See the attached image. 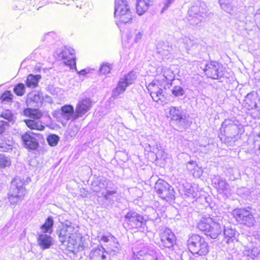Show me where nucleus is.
Wrapping results in <instances>:
<instances>
[{
    "label": "nucleus",
    "mask_w": 260,
    "mask_h": 260,
    "mask_svg": "<svg viewBox=\"0 0 260 260\" xmlns=\"http://www.w3.org/2000/svg\"><path fill=\"white\" fill-rule=\"evenodd\" d=\"M59 241L66 245L67 254L76 256L85 248V240L82 235L71 224L61 223L57 230Z\"/></svg>",
    "instance_id": "obj_1"
},
{
    "label": "nucleus",
    "mask_w": 260,
    "mask_h": 260,
    "mask_svg": "<svg viewBox=\"0 0 260 260\" xmlns=\"http://www.w3.org/2000/svg\"><path fill=\"white\" fill-rule=\"evenodd\" d=\"M114 9V16L117 25L132 22L134 13L127 0H115Z\"/></svg>",
    "instance_id": "obj_2"
},
{
    "label": "nucleus",
    "mask_w": 260,
    "mask_h": 260,
    "mask_svg": "<svg viewBox=\"0 0 260 260\" xmlns=\"http://www.w3.org/2000/svg\"><path fill=\"white\" fill-rule=\"evenodd\" d=\"M197 228L207 237L213 240L219 237L222 230L221 224L210 216L202 217L197 223Z\"/></svg>",
    "instance_id": "obj_3"
},
{
    "label": "nucleus",
    "mask_w": 260,
    "mask_h": 260,
    "mask_svg": "<svg viewBox=\"0 0 260 260\" xmlns=\"http://www.w3.org/2000/svg\"><path fill=\"white\" fill-rule=\"evenodd\" d=\"M187 245L191 253L199 256L206 255L210 250V246L206 239L197 234H193L189 237Z\"/></svg>",
    "instance_id": "obj_4"
},
{
    "label": "nucleus",
    "mask_w": 260,
    "mask_h": 260,
    "mask_svg": "<svg viewBox=\"0 0 260 260\" xmlns=\"http://www.w3.org/2000/svg\"><path fill=\"white\" fill-rule=\"evenodd\" d=\"M147 88L154 102L162 104L167 100L168 93L160 80L154 79L148 85Z\"/></svg>",
    "instance_id": "obj_5"
},
{
    "label": "nucleus",
    "mask_w": 260,
    "mask_h": 260,
    "mask_svg": "<svg viewBox=\"0 0 260 260\" xmlns=\"http://www.w3.org/2000/svg\"><path fill=\"white\" fill-rule=\"evenodd\" d=\"M154 191L159 198L166 201L175 199L174 188L167 181L158 179L155 183Z\"/></svg>",
    "instance_id": "obj_6"
},
{
    "label": "nucleus",
    "mask_w": 260,
    "mask_h": 260,
    "mask_svg": "<svg viewBox=\"0 0 260 260\" xmlns=\"http://www.w3.org/2000/svg\"><path fill=\"white\" fill-rule=\"evenodd\" d=\"M22 144L27 150H37L40 147V142H44V136L40 133L26 132L21 135Z\"/></svg>",
    "instance_id": "obj_7"
},
{
    "label": "nucleus",
    "mask_w": 260,
    "mask_h": 260,
    "mask_svg": "<svg viewBox=\"0 0 260 260\" xmlns=\"http://www.w3.org/2000/svg\"><path fill=\"white\" fill-rule=\"evenodd\" d=\"M147 220L144 216L133 211H129L124 216V224L129 230L137 232L146 225Z\"/></svg>",
    "instance_id": "obj_8"
},
{
    "label": "nucleus",
    "mask_w": 260,
    "mask_h": 260,
    "mask_svg": "<svg viewBox=\"0 0 260 260\" xmlns=\"http://www.w3.org/2000/svg\"><path fill=\"white\" fill-rule=\"evenodd\" d=\"M232 215L237 222L246 226L252 227L256 223L253 214L246 208H236L232 211Z\"/></svg>",
    "instance_id": "obj_9"
},
{
    "label": "nucleus",
    "mask_w": 260,
    "mask_h": 260,
    "mask_svg": "<svg viewBox=\"0 0 260 260\" xmlns=\"http://www.w3.org/2000/svg\"><path fill=\"white\" fill-rule=\"evenodd\" d=\"M224 69L221 63L212 60L206 64L203 71L207 78L217 80L223 77Z\"/></svg>",
    "instance_id": "obj_10"
},
{
    "label": "nucleus",
    "mask_w": 260,
    "mask_h": 260,
    "mask_svg": "<svg viewBox=\"0 0 260 260\" xmlns=\"http://www.w3.org/2000/svg\"><path fill=\"white\" fill-rule=\"evenodd\" d=\"M161 243L165 248H172L176 244L177 237L169 229H166L159 234Z\"/></svg>",
    "instance_id": "obj_11"
},
{
    "label": "nucleus",
    "mask_w": 260,
    "mask_h": 260,
    "mask_svg": "<svg viewBox=\"0 0 260 260\" xmlns=\"http://www.w3.org/2000/svg\"><path fill=\"white\" fill-rule=\"evenodd\" d=\"M92 103L89 99H84L79 101L76 106L75 113L73 120L83 116L91 108Z\"/></svg>",
    "instance_id": "obj_12"
},
{
    "label": "nucleus",
    "mask_w": 260,
    "mask_h": 260,
    "mask_svg": "<svg viewBox=\"0 0 260 260\" xmlns=\"http://www.w3.org/2000/svg\"><path fill=\"white\" fill-rule=\"evenodd\" d=\"M237 232L231 227H227L223 230V239L228 245L229 248L234 249L235 248L236 242L239 240L237 237Z\"/></svg>",
    "instance_id": "obj_13"
},
{
    "label": "nucleus",
    "mask_w": 260,
    "mask_h": 260,
    "mask_svg": "<svg viewBox=\"0 0 260 260\" xmlns=\"http://www.w3.org/2000/svg\"><path fill=\"white\" fill-rule=\"evenodd\" d=\"M61 53L64 64L69 67L70 69L76 68L75 50L71 48H65L61 51Z\"/></svg>",
    "instance_id": "obj_14"
},
{
    "label": "nucleus",
    "mask_w": 260,
    "mask_h": 260,
    "mask_svg": "<svg viewBox=\"0 0 260 260\" xmlns=\"http://www.w3.org/2000/svg\"><path fill=\"white\" fill-rule=\"evenodd\" d=\"M257 99V93L252 91L248 93L244 98L243 103V106L247 110L250 111L256 108Z\"/></svg>",
    "instance_id": "obj_15"
},
{
    "label": "nucleus",
    "mask_w": 260,
    "mask_h": 260,
    "mask_svg": "<svg viewBox=\"0 0 260 260\" xmlns=\"http://www.w3.org/2000/svg\"><path fill=\"white\" fill-rule=\"evenodd\" d=\"M107 252L101 245L92 248L89 254V260H106Z\"/></svg>",
    "instance_id": "obj_16"
},
{
    "label": "nucleus",
    "mask_w": 260,
    "mask_h": 260,
    "mask_svg": "<svg viewBox=\"0 0 260 260\" xmlns=\"http://www.w3.org/2000/svg\"><path fill=\"white\" fill-rule=\"evenodd\" d=\"M167 117L175 124H179L185 119L182 111L177 107H171Z\"/></svg>",
    "instance_id": "obj_17"
},
{
    "label": "nucleus",
    "mask_w": 260,
    "mask_h": 260,
    "mask_svg": "<svg viewBox=\"0 0 260 260\" xmlns=\"http://www.w3.org/2000/svg\"><path fill=\"white\" fill-rule=\"evenodd\" d=\"M37 242L39 246L43 250L50 248L53 244L52 237L44 234L38 235Z\"/></svg>",
    "instance_id": "obj_18"
},
{
    "label": "nucleus",
    "mask_w": 260,
    "mask_h": 260,
    "mask_svg": "<svg viewBox=\"0 0 260 260\" xmlns=\"http://www.w3.org/2000/svg\"><path fill=\"white\" fill-rule=\"evenodd\" d=\"M132 260H158L157 257L145 250L133 253Z\"/></svg>",
    "instance_id": "obj_19"
},
{
    "label": "nucleus",
    "mask_w": 260,
    "mask_h": 260,
    "mask_svg": "<svg viewBox=\"0 0 260 260\" xmlns=\"http://www.w3.org/2000/svg\"><path fill=\"white\" fill-rule=\"evenodd\" d=\"M24 122L31 131H43L45 128L44 123L39 119H27L24 120Z\"/></svg>",
    "instance_id": "obj_20"
},
{
    "label": "nucleus",
    "mask_w": 260,
    "mask_h": 260,
    "mask_svg": "<svg viewBox=\"0 0 260 260\" xmlns=\"http://www.w3.org/2000/svg\"><path fill=\"white\" fill-rule=\"evenodd\" d=\"M60 114L61 117L66 120L72 119L74 115V107L71 105H65L60 108Z\"/></svg>",
    "instance_id": "obj_21"
},
{
    "label": "nucleus",
    "mask_w": 260,
    "mask_h": 260,
    "mask_svg": "<svg viewBox=\"0 0 260 260\" xmlns=\"http://www.w3.org/2000/svg\"><path fill=\"white\" fill-rule=\"evenodd\" d=\"M23 114L31 119H40L43 116V113L38 109L25 108L23 110Z\"/></svg>",
    "instance_id": "obj_22"
},
{
    "label": "nucleus",
    "mask_w": 260,
    "mask_h": 260,
    "mask_svg": "<svg viewBox=\"0 0 260 260\" xmlns=\"http://www.w3.org/2000/svg\"><path fill=\"white\" fill-rule=\"evenodd\" d=\"M150 0H138L136 5V11L139 15L144 14L151 5Z\"/></svg>",
    "instance_id": "obj_23"
},
{
    "label": "nucleus",
    "mask_w": 260,
    "mask_h": 260,
    "mask_svg": "<svg viewBox=\"0 0 260 260\" xmlns=\"http://www.w3.org/2000/svg\"><path fill=\"white\" fill-rule=\"evenodd\" d=\"M41 78L40 75L29 74L26 78L25 84L28 88H35L38 86V83Z\"/></svg>",
    "instance_id": "obj_24"
},
{
    "label": "nucleus",
    "mask_w": 260,
    "mask_h": 260,
    "mask_svg": "<svg viewBox=\"0 0 260 260\" xmlns=\"http://www.w3.org/2000/svg\"><path fill=\"white\" fill-rule=\"evenodd\" d=\"M53 218L49 216L46 219L45 222L41 226V229L44 233L51 234L53 232Z\"/></svg>",
    "instance_id": "obj_25"
},
{
    "label": "nucleus",
    "mask_w": 260,
    "mask_h": 260,
    "mask_svg": "<svg viewBox=\"0 0 260 260\" xmlns=\"http://www.w3.org/2000/svg\"><path fill=\"white\" fill-rule=\"evenodd\" d=\"M19 194H9L8 196V199L11 204L12 205H16L17 203L21 202L24 196L25 193L24 190L19 189Z\"/></svg>",
    "instance_id": "obj_26"
},
{
    "label": "nucleus",
    "mask_w": 260,
    "mask_h": 260,
    "mask_svg": "<svg viewBox=\"0 0 260 260\" xmlns=\"http://www.w3.org/2000/svg\"><path fill=\"white\" fill-rule=\"evenodd\" d=\"M127 87V84L120 80L117 87L113 91V95L116 97L123 93L125 91Z\"/></svg>",
    "instance_id": "obj_27"
},
{
    "label": "nucleus",
    "mask_w": 260,
    "mask_h": 260,
    "mask_svg": "<svg viewBox=\"0 0 260 260\" xmlns=\"http://www.w3.org/2000/svg\"><path fill=\"white\" fill-rule=\"evenodd\" d=\"M136 79V77L135 74L133 72H131L124 75V77L120 80L124 83H126L127 84V86H128L131 84H133Z\"/></svg>",
    "instance_id": "obj_28"
},
{
    "label": "nucleus",
    "mask_w": 260,
    "mask_h": 260,
    "mask_svg": "<svg viewBox=\"0 0 260 260\" xmlns=\"http://www.w3.org/2000/svg\"><path fill=\"white\" fill-rule=\"evenodd\" d=\"M13 99V95L10 90L4 91L0 96V101L2 103H11Z\"/></svg>",
    "instance_id": "obj_29"
},
{
    "label": "nucleus",
    "mask_w": 260,
    "mask_h": 260,
    "mask_svg": "<svg viewBox=\"0 0 260 260\" xmlns=\"http://www.w3.org/2000/svg\"><path fill=\"white\" fill-rule=\"evenodd\" d=\"M13 92L18 96H23L25 92V87L23 83L17 84L13 88Z\"/></svg>",
    "instance_id": "obj_30"
},
{
    "label": "nucleus",
    "mask_w": 260,
    "mask_h": 260,
    "mask_svg": "<svg viewBox=\"0 0 260 260\" xmlns=\"http://www.w3.org/2000/svg\"><path fill=\"white\" fill-rule=\"evenodd\" d=\"M11 165V161L10 158L4 154H0V169L8 167Z\"/></svg>",
    "instance_id": "obj_31"
},
{
    "label": "nucleus",
    "mask_w": 260,
    "mask_h": 260,
    "mask_svg": "<svg viewBox=\"0 0 260 260\" xmlns=\"http://www.w3.org/2000/svg\"><path fill=\"white\" fill-rule=\"evenodd\" d=\"M46 139L49 145L54 147L58 144L59 138L55 134H51L48 136Z\"/></svg>",
    "instance_id": "obj_32"
},
{
    "label": "nucleus",
    "mask_w": 260,
    "mask_h": 260,
    "mask_svg": "<svg viewBox=\"0 0 260 260\" xmlns=\"http://www.w3.org/2000/svg\"><path fill=\"white\" fill-rule=\"evenodd\" d=\"M219 3L221 8L228 13H230L233 10V7L230 5L229 0H219Z\"/></svg>",
    "instance_id": "obj_33"
},
{
    "label": "nucleus",
    "mask_w": 260,
    "mask_h": 260,
    "mask_svg": "<svg viewBox=\"0 0 260 260\" xmlns=\"http://www.w3.org/2000/svg\"><path fill=\"white\" fill-rule=\"evenodd\" d=\"M172 94L176 97L183 95L184 91L183 88L180 86H175L172 90Z\"/></svg>",
    "instance_id": "obj_34"
},
{
    "label": "nucleus",
    "mask_w": 260,
    "mask_h": 260,
    "mask_svg": "<svg viewBox=\"0 0 260 260\" xmlns=\"http://www.w3.org/2000/svg\"><path fill=\"white\" fill-rule=\"evenodd\" d=\"M115 239L114 236H113L111 233H107L106 234H103L100 237V239L99 240V242H103V243H108L111 239Z\"/></svg>",
    "instance_id": "obj_35"
},
{
    "label": "nucleus",
    "mask_w": 260,
    "mask_h": 260,
    "mask_svg": "<svg viewBox=\"0 0 260 260\" xmlns=\"http://www.w3.org/2000/svg\"><path fill=\"white\" fill-rule=\"evenodd\" d=\"M101 73L103 74H107L111 71V66L109 64L105 63L102 65L100 68Z\"/></svg>",
    "instance_id": "obj_36"
},
{
    "label": "nucleus",
    "mask_w": 260,
    "mask_h": 260,
    "mask_svg": "<svg viewBox=\"0 0 260 260\" xmlns=\"http://www.w3.org/2000/svg\"><path fill=\"white\" fill-rule=\"evenodd\" d=\"M8 125L7 122L4 121H0V134H3L6 129V127Z\"/></svg>",
    "instance_id": "obj_37"
},
{
    "label": "nucleus",
    "mask_w": 260,
    "mask_h": 260,
    "mask_svg": "<svg viewBox=\"0 0 260 260\" xmlns=\"http://www.w3.org/2000/svg\"><path fill=\"white\" fill-rule=\"evenodd\" d=\"M220 184H222L223 186H222V187H219V189H220L221 190H224L226 189L228 184L226 183V182L225 181H223L222 180L219 181L218 182V184L220 185Z\"/></svg>",
    "instance_id": "obj_38"
},
{
    "label": "nucleus",
    "mask_w": 260,
    "mask_h": 260,
    "mask_svg": "<svg viewBox=\"0 0 260 260\" xmlns=\"http://www.w3.org/2000/svg\"><path fill=\"white\" fill-rule=\"evenodd\" d=\"M143 34L142 32H138L135 37V40L136 41H138L139 40H141L142 38Z\"/></svg>",
    "instance_id": "obj_39"
},
{
    "label": "nucleus",
    "mask_w": 260,
    "mask_h": 260,
    "mask_svg": "<svg viewBox=\"0 0 260 260\" xmlns=\"http://www.w3.org/2000/svg\"><path fill=\"white\" fill-rule=\"evenodd\" d=\"M78 73L80 75H85L87 73V72L85 70H82L80 71Z\"/></svg>",
    "instance_id": "obj_40"
},
{
    "label": "nucleus",
    "mask_w": 260,
    "mask_h": 260,
    "mask_svg": "<svg viewBox=\"0 0 260 260\" xmlns=\"http://www.w3.org/2000/svg\"><path fill=\"white\" fill-rule=\"evenodd\" d=\"M174 0H167L166 6H168L169 5L172 4Z\"/></svg>",
    "instance_id": "obj_41"
},
{
    "label": "nucleus",
    "mask_w": 260,
    "mask_h": 260,
    "mask_svg": "<svg viewBox=\"0 0 260 260\" xmlns=\"http://www.w3.org/2000/svg\"><path fill=\"white\" fill-rule=\"evenodd\" d=\"M6 145H2L0 144V148H2V149L6 148Z\"/></svg>",
    "instance_id": "obj_42"
},
{
    "label": "nucleus",
    "mask_w": 260,
    "mask_h": 260,
    "mask_svg": "<svg viewBox=\"0 0 260 260\" xmlns=\"http://www.w3.org/2000/svg\"><path fill=\"white\" fill-rule=\"evenodd\" d=\"M258 150H259V152H260V146L258 147Z\"/></svg>",
    "instance_id": "obj_43"
},
{
    "label": "nucleus",
    "mask_w": 260,
    "mask_h": 260,
    "mask_svg": "<svg viewBox=\"0 0 260 260\" xmlns=\"http://www.w3.org/2000/svg\"><path fill=\"white\" fill-rule=\"evenodd\" d=\"M62 3H63V4H66V2H64V1H63V2H62Z\"/></svg>",
    "instance_id": "obj_44"
}]
</instances>
